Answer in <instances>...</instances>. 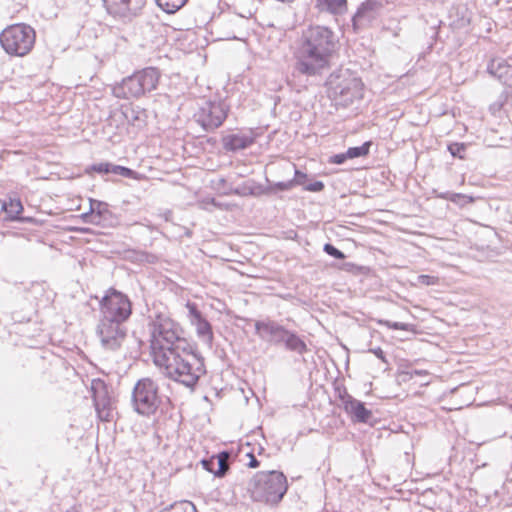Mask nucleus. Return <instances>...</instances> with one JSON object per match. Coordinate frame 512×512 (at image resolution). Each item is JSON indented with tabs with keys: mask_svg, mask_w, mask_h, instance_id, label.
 Segmentation results:
<instances>
[{
	"mask_svg": "<svg viewBox=\"0 0 512 512\" xmlns=\"http://www.w3.org/2000/svg\"><path fill=\"white\" fill-rule=\"evenodd\" d=\"M150 348L154 364L161 373L191 391L206 374L204 358L185 336L180 324L157 313L149 323Z\"/></svg>",
	"mask_w": 512,
	"mask_h": 512,
	"instance_id": "f257e3e1",
	"label": "nucleus"
},
{
	"mask_svg": "<svg viewBox=\"0 0 512 512\" xmlns=\"http://www.w3.org/2000/svg\"><path fill=\"white\" fill-rule=\"evenodd\" d=\"M338 44L339 39L330 28L309 27L304 31L296 52L295 71L306 76L321 75L329 68L331 57L336 52Z\"/></svg>",
	"mask_w": 512,
	"mask_h": 512,
	"instance_id": "f03ea898",
	"label": "nucleus"
},
{
	"mask_svg": "<svg viewBox=\"0 0 512 512\" xmlns=\"http://www.w3.org/2000/svg\"><path fill=\"white\" fill-rule=\"evenodd\" d=\"M255 333L258 337L273 346H282L287 351L303 355L308 347L302 337L296 331L287 329L280 322L266 318L255 321Z\"/></svg>",
	"mask_w": 512,
	"mask_h": 512,
	"instance_id": "7ed1b4c3",
	"label": "nucleus"
},
{
	"mask_svg": "<svg viewBox=\"0 0 512 512\" xmlns=\"http://www.w3.org/2000/svg\"><path fill=\"white\" fill-rule=\"evenodd\" d=\"M288 488L286 476L279 471H261L255 474L248 485V491L255 501L277 504Z\"/></svg>",
	"mask_w": 512,
	"mask_h": 512,
	"instance_id": "20e7f679",
	"label": "nucleus"
},
{
	"mask_svg": "<svg viewBox=\"0 0 512 512\" xmlns=\"http://www.w3.org/2000/svg\"><path fill=\"white\" fill-rule=\"evenodd\" d=\"M326 86L329 96L345 106L363 98V83L348 68H339L332 72L326 80Z\"/></svg>",
	"mask_w": 512,
	"mask_h": 512,
	"instance_id": "39448f33",
	"label": "nucleus"
},
{
	"mask_svg": "<svg viewBox=\"0 0 512 512\" xmlns=\"http://www.w3.org/2000/svg\"><path fill=\"white\" fill-rule=\"evenodd\" d=\"M160 77L161 73L157 68H143L124 78L122 82L114 88V94L116 97L124 99L140 98L157 88Z\"/></svg>",
	"mask_w": 512,
	"mask_h": 512,
	"instance_id": "423d86ee",
	"label": "nucleus"
},
{
	"mask_svg": "<svg viewBox=\"0 0 512 512\" xmlns=\"http://www.w3.org/2000/svg\"><path fill=\"white\" fill-rule=\"evenodd\" d=\"M35 38L36 34L31 26L14 24L0 33V44L7 54L23 57L33 48Z\"/></svg>",
	"mask_w": 512,
	"mask_h": 512,
	"instance_id": "0eeeda50",
	"label": "nucleus"
},
{
	"mask_svg": "<svg viewBox=\"0 0 512 512\" xmlns=\"http://www.w3.org/2000/svg\"><path fill=\"white\" fill-rule=\"evenodd\" d=\"M131 314L129 297L115 288H109L100 301V319L124 324Z\"/></svg>",
	"mask_w": 512,
	"mask_h": 512,
	"instance_id": "6e6552de",
	"label": "nucleus"
},
{
	"mask_svg": "<svg viewBox=\"0 0 512 512\" xmlns=\"http://www.w3.org/2000/svg\"><path fill=\"white\" fill-rule=\"evenodd\" d=\"M161 402L159 386L153 379L146 377L137 381L132 391V405L138 414H154Z\"/></svg>",
	"mask_w": 512,
	"mask_h": 512,
	"instance_id": "1a4fd4ad",
	"label": "nucleus"
},
{
	"mask_svg": "<svg viewBox=\"0 0 512 512\" xmlns=\"http://www.w3.org/2000/svg\"><path fill=\"white\" fill-rule=\"evenodd\" d=\"M229 107L222 101H208L194 114L195 121L204 131L219 128L227 118Z\"/></svg>",
	"mask_w": 512,
	"mask_h": 512,
	"instance_id": "9d476101",
	"label": "nucleus"
},
{
	"mask_svg": "<svg viewBox=\"0 0 512 512\" xmlns=\"http://www.w3.org/2000/svg\"><path fill=\"white\" fill-rule=\"evenodd\" d=\"M96 332L102 347L109 351L119 350L127 339V328L117 321L99 319Z\"/></svg>",
	"mask_w": 512,
	"mask_h": 512,
	"instance_id": "9b49d317",
	"label": "nucleus"
},
{
	"mask_svg": "<svg viewBox=\"0 0 512 512\" xmlns=\"http://www.w3.org/2000/svg\"><path fill=\"white\" fill-rule=\"evenodd\" d=\"M107 12L122 19L136 16L146 4V0H103Z\"/></svg>",
	"mask_w": 512,
	"mask_h": 512,
	"instance_id": "f8f14e48",
	"label": "nucleus"
},
{
	"mask_svg": "<svg viewBox=\"0 0 512 512\" xmlns=\"http://www.w3.org/2000/svg\"><path fill=\"white\" fill-rule=\"evenodd\" d=\"M186 306L188 308L190 322L195 327L197 336L202 340L203 343L211 346L213 342V331L211 324L198 310L195 303L188 302Z\"/></svg>",
	"mask_w": 512,
	"mask_h": 512,
	"instance_id": "ddd939ff",
	"label": "nucleus"
},
{
	"mask_svg": "<svg viewBox=\"0 0 512 512\" xmlns=\"http://www.w3.org/2000/svg\"><path fill=\"white\" fill-rule=\"evenodd\" d=\"M257 134L251 129L247 132L227 134L222 137L221 144L227 152H238L254 144Z\"/></svg>",
	"mask_w": 512,
	"mask_h": 512,
	"instance_id": "4468645a",
	"label": "nucleus"
},
{
	"mask_svg": "<svg viewBox=\"0 0 512 512\" xmlns=\"http://www.w3.org/2000/svg\"><path fill=\"white\" fill-rule=\"evenodd\" d=\"M380 4L376 0H367L357 9L352 18L355 31L369 26L378 16Z\"/></svg>",
	"mask_w": 512,
	"mask_h": 512,
	"instance_id": "2eb2a0df",
	"label": "nucleus"
},
{
	"mask_svg": "<svg viewBox=\"0 0 512 512\" xmlns=\"http://www.w3.org/2000/svg\"><path fill=\"white\" fill-rule=\"evenodd\" d=\"M345 411L351 415L354 422L369 423L372 419V412L365 407V404L349 394L341 396Z\"/></svg>",
	"mask_w": 512,
	"mask_h": 512,
	"instance_id": "dca6fc26",
	"label": "nucleus"
},
{
	"mask_svg": "<svg viewBox=\"0 0 512 512\" xmlns=\"http://www.w3.org/2000/svg\"><path fill=\"white\" fill-rule=\"evenodd\" d=\"M487 71L504 85L512 87V66L508 65L504 59H492L487 66Z\"/></svg>",
	"mask_w": 512,
	"mask_h": 512,
	"instance_id": "f3484780",
	"label": "nucleus"
},
{
	"mask_svg": "<svg viewBox=\"0 0 512 512\" xmlns=\"http://www.w3.org/2000/svg\"><path fill=\"white\" fill-rule=\"evenodd\" d=\"M125 120L132 126L141 129L147 122V111L140 106H125L122 109Z\"/></svg>",
	"mask_w": 512,
	"mask_h": 512,
	"instance_id": "a211bd4d",
	"label": "nucleus"
},
{
	"mask_svg": "<svg viewBox=\"0 0 512 512\" xmlns=\"http://www.w3.org/2000/svg\"><path fill=\"white\" fill-rule=\"evenodd\" d=\"M320 12L342 15L347 11V0H313Z\"/></svg>",
	"mask_w": 512,
	"mask_h": 512,
	"instance_id": "6ab92c4d",
	"label": "nucleus"
},
{
	"mask_svg": "<svg viewBox=\"0 0 512 512\" xmlns=\"http://www.w3.org/2000/svg\"><path fill=\"white\" fill-rule=\"evenodd\" d=\"M229 458H230V453L227 451H222L219 454H217L216 456H212L208 459H203L201 461V464H202V466H206L210 463H212V464L214 463L216 465L215 476L223 477V476H225V474L227 473V471L229 469V464H228Z\"/></svg>",
	"mask_w": 512,
	"mask_h": 512,
	"instance_id": "aec40b11",
	"label": "nucleus"
},
{
	"mask_svg": "<svg viewBox=\"0 0 512 512\" xmlns=\"http://www.w3.org/2000/svg\"><path fill=\"white\" fill-rule=\"evenodd\" d=\"M111 215V212L108 209V204L98 201L91 200L90 201V222L93 224H100L101 220L107 219V216Z\"/></svg>",
	"mask_w": 512,
	"mask_h": 512,
	"instance_id": "412c9836",
	"label": "nucleus"
},
{
	"mask_svg": "<svg viewBox=\"0 0 512 512\" xmlns=\"http://www.w3.org/2000/svg\"><path fill=\"white\" fill-rule=\"evenodd\" d=\"M156 4L161 8L164 12L168 14H173L181 9L187 0H155Z\"/></svg>",
	"mask_w": 512,
	"mask_h": 512,
	"instance_id": "4be33fe9",
	"label": "nucleus"
},
{
	"mask_svg": "<svg viewBox=\"0 0 512 512\" xmlns=\"http://www.w3.org/2000/svg\"><path fill=\"white\" fill-rule=\"evenodd\" d=\"M22 211L23 206L19 199H10L9 202H6V210H3L10 220H15Z\"/></svg>",
	"mask_w": 512,
	"mask_h": 512,
	"instance_id": "5701e85b",
	"label": "nucleus"
},
{
	"mask_svg": "<svg viewBox=\"0 0 512 512\" xmlns=\"http://www.w3.org/2000/svg\"><path fill=\"white\" fill-rule=\"evenodd\" d=\"M370 146L371 142L367 141L363 143L361 146L350 147L346 151V156H348L349 159L367 156L369 154Z\"/></svg>",
	"mask_w": 512,
	"mask_h": 512,
	"instance_id": "b1692460",
	"label": "nucleus"
},
{
	"mask_svg": "<svg viewBox=\"0 0 512 512\" xmlns=\"http://www.w3.org/2000/svg\"><path fill=\"white\" fill-rule=\"evenodd\" d=\"M296 185H302L300 179H292L288 181L274 182L270 185L271 191H288Z\"/></svg>",
	"mask_w": 512,
	"mask_h": 512,
	"instance_id": "393cba45",
	"label": "nucleus"
},
{
	"mask_svg": "<svg viewBox=\"0 0 512 512\" xmlns=\"http://www.w3.org/2000/svg\"><path fill=\"white\" fill-rule=\"evenodd\" d=\"M379 324L386 326L389 329L393 330H403V331H411L413 332L415 329V326L413 324L409 323H402V322H393L390 320H380Z\"/></svg>",
	"mask_w": 512,
	"mask_h": 512,
	"instance_id": "a878e982",
	"label": "nucleus"
},
{
	"mask_svg": "<svg viewBox=\"0 0 512 512\" xmlns=\"http://www.w3.org/2000/svg\"><path fill=\"white\" fill-rule=\"evenodd\" d=\"M111 173L115 174V175H120L125 178L137 179L136 171H134L128 167H124V166H120V165L112 164L111 165Z\"/></svg>",
	"mask_w": 512,
	"mask_h": 512,
	"instance_id": "bb28decb",
	"label": "nucleus"
},
{
	"mask_svg": "<svg viewBox=\"0 0 512 512\" xmlns=\"http://www.w3.org/2000/svg\"><path fill=\"white\" fill-rule=\"evenodd\" d=\"M467 145L465 143L454 142L448 145V151L450 154L459 159H464V152L466 151Z\"/></svg>",
	"mask_w": 512,
	"mask_h": 512,
	"instance_id": "cd10ccee",
	"label": "nucleus"
},
{
	"mask_svg": "<svg viewBox=\"0 0 512 512\" xmlns=\"http://www.w3.org/2000/svg\"><path fill=\"white\" fill-rule=\"evenodd\" d=\"M449 201L456 203L460 206H464L465 204L472 203L474 198L472 196H468L460 193H452L449 197Z\"/></svg>",
	"mask_w": 512,
	"mask_h": 512,
	"instance_id": "c85d7f7f",
	"label": "nucleus"
},
{
	"mask_svg": "<svg viewBox=\"0 0 512 512\" xmlns=\"http://www.w3.org/2000/svg\"><path fill=\"white\" fill-rule=\"evenodd\" d=\"M323 250L326 254L335 259L343 260L346 258L345 254L331 243H326L323 247Z\"/></svg>",
	"mask_w": 512,
	"mask_h": 512,
	"instance_id": "c756f323",
	"label": "nucleus"
},
{
	"mask_svg": "<svg viewBox=\"0 0 512 512\" xmlns=\"http://www.w3.org/2000/svg\"><path fill=\"white\" fill-rule=\"evenodd\" d=\"M111 165H112V163H108V162L96 163L90 167V170L93 172L100 173V174H110L111 173Z\"/></svg>",
	"mask_w": 512,
	"mask_h": 512,
	"instance_id": "7c9ffc66",
	"label": "nucleus"
},
{
	"mask_svg": "<svg viewBox=\"0 0 512 512\" xmlns=\"http://www.w3.org/2000/svg\"><path fill=\"white\" fill-rule=\"evenodd\" d=\"M403 380L413 379L415 376H427L428 372L426 370L419 369H409L407 371L402 372Z\"/></svg>",
	"mask_w": 512,
	"mask_h": 512,
	"instance_id": "2f4dec72",
	"label": "nucleus"
},
{
	"mask_svg": "<svg viewBox=\"0 0 512 512\" xmlns=\"http://www.w3.org/2000/svg\"><path fill=\"white\" fill-rule=\"evenodd\" d=\"M324 183L322 181H314L313 183L305 186V190L310 192H320L324 189Z\"/></svg>",
	"mask_w": 512,
	"mask_h": 512,
	"instance_id": "473e14b6",
	"label": "nucleus"
},
{
	"mask_svg": "<svg viewBox=\"0 0 512 512\" xmlns=\"http://www.w3.org/2000/svg\"><path fill=\"white\" fill-rule=\"evenodd\" d=\"M418 281H419V283H421L423 285L429 286V285L436 284L437 278L434 276H430V275H420V276H418Z\"/></svg>",
	"mask_w": 512,
	"mask_h": 512,
	"instance_id": "72a5a7b5",
	"label": "nucleus"
},
{
	"mask_svg": "<svg viewBox=\"0 0 512 512\" xmlns=\"http://www.w3.org/2000/svg\"><path fill=\"white\" fill-rule=\"evenodd\" d=\"M347 159H349V157L346 156V152L340 153V154H335V155L331 156L330 163L340 165V164H343Z\"/></svg>",
	"mask_w": 512,
	"mask_h": 512,
	"instance_id": "f704fd0d",
	"label": "nucleus"
},
{
	"mask_svg": "<svg viewBox=\"0 0 512 512\" xmlns=\"http://www.w3.org/2000/svg\"><path fill=\"white\" fill-rule=\"evenodd\" d=\"M506 100V96H500V99L499 101L497 102H494L491 106H490V110L495 113L497 111H500L502 106H503V103L504 101Z\"/></svg>",
	"mask_w": 512,
	"mask_h": 512,
	"instance_id": "c9c22d12",
	"label": "nucleus"
},
{
	"mask_svg": "<svg viewBox=\"0 0 512 512\" xmlns=\"http://www.w3.org/2000/svg\"><path fill=\"white\" fill-rule=\"evenodd\" d=\"M247 456L250 458L248 467L257 468L260 465L259 461L256 459V457L252 453H248Z\"/></svg>",
	"mask_w": 512,
	"mask_h": 512,
	"instance_id": "e433bc0d",
	"label": "nucleus"
},
{
	"mask_svg": "<svg viewBox=\"0 0 512 512\" xmlns=\"http://www.w3.org/2000/svg\"><path fill=\"white\" fill-rule=\"evenodd\" d=\"M377 358L381 359L382 361H386L385 359V355H384V352L383 350L378 347V348H375V349H371L370 350Z\"/></svg>",
	"mask_w": 512,
	"mask_h": 512,
	"instance_id": "4c0bfd02",
	"label": "nucleus"
},
{
	"mask_svg": "<svg viewBox=\"0 0 512 512\" xmlns=\"http://www.w3.org/2000/svg\"><path fill=\"white\" fill-rule=\"evenodd\" d=\"M294 173H295V178L294 179H297V178L300 179L301 182H302V185H303L304 184V180L306 179V174L300 172L296 168L294 170Z\"/></svg>",
	"mask_w": 512,
	"mask_h": 512,
	"instance_id": "58836bf2",
	"label": "nucleus"
},
{
	"mask_svg": "<svg viewBox=\"0 0 512 512\" xmlns=\"http://www.w3.org/2000/svg\"><path fill=\"white\" fill-rule=\"evenodd\" d=\"M434 193L436 194V196L438 198H441V199H446V200H449V197L452 193L450 192H443V193H437V191H434Z\"/></svg>",
	"mask_w": 512,
	"mask_h": 512,
	"instance_id": "ea45409f",
	"label": "nucleus"
},
{
	"mask_svg": "<svg viewBox=\"0 0 512 512\" xmlns=\"http://www.w3.org/2000/svg\"><path fill=\"white\" fill-rule=\"evenodd\" d=\"M172 215H173V213H172V211H171V210H166V211L163 213V215H162V216H163V218H164V220H165V221L169 222V221H171V220H172Z\"/></svg>",
	"mask_w": 512,
	"mask_h": 512,
	"instance_id": "a19ab883",
	"label": "nucleus"
},
{
	"mask_svg": "<svg viewBox=\"0 0 512 512\" xmlns=\"http://www.w3.org/2000/svg\"><path fill=\"white\" fill-rule=\"evenodd\" d=\"M203 468L211 473H213L215 475V470H216V465L213 463H210L206 466H203Z\"/></svg>",
	"mask_w": 512,
	"mask_h": 512,
	"instance_id": "79ce46f5",
	"label": "nucleus"
},
{
	"mask_svg": "<svg viewBox=\"0 0 512 512\" xmlns=\"http://www.w3.org/2000/svg\"><path fill=\"white\" fill-rule=\"evenodd\" d=\"M3 210H6V201L0 200V214L3 212Z\"/></svg>",
	"mask_w": 512,
	"mask_h": 512,
	"instance_id": "37998d69",
	"label": "nucleus"
},
{
	"mask_svg": "<svg viewBox=\"0 0 512 512\" xmlns=\"http://www.w3.org/2000/svg\"><path fill=\"white\" fill-rule=\"evenodd\" d=\"M95 406H96V409L98 410L99 409V403L95 400Z\"/></svg>",
	"mask_w": 512,
	"mask_h": 512,
	"instance_id": "c03bdc74",
	"label": "nucleus"
}]
</instances>
